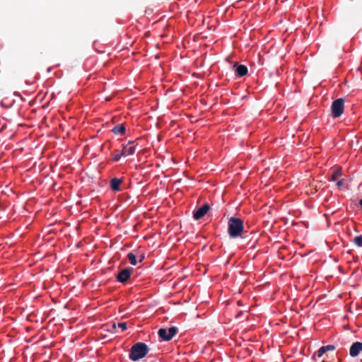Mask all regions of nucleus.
<instances>
[{"instance_id": "1", "label": "nucleus", "mask_w": 362, "mask_h": 362, "mask_svg": "<svg viewBox=\"0 0 362 362\" xmlns=\"http://www.w3.org/2000/svg\"><path fill=\"white\" fill-rule=\"evenodd\" d=\"M228 233L230 238H245L243 221L238 217L232 216L228 219Z\"/></svg>"}, {"instance_id": "2", "label": "nucleus", "mask_w": 362, "mask_h": 362, "mask_svg": "<svg viewBox=\"0 0 362 362\" xmlns=\"http://www.w3.org/2000/svg\"><path fill=\"white\" fill-rule=\"evenodd\" d=\"M149 351L148 346L144 342L135 343L129 349V358L137 361L145 357Z\"/></svg>"}, {"instance_id": "3", "label": "nucleus", "mask_w": 362, "mask_h": 362, "mask_svg": "<svg viewBox=\"0 0 362 362\" xmlns=\"http://www.w3.org/2000/svg\"><path fill=\"white\" fill-rule=\"evenodd\" d=\"M177 332V327L173 326L168 329L160 328L158 331V335L161 341H170Z\"/></svg>"}, {"instance_id": "4", "label": "nucleus", "mask_w": 362, "mask_h": 362, "mask_svg": "<svg viewBox=\"0 0 362 362\" xmlns=\"http://www.w3.org/2000/svg\"><path fill=\"white\" fill-rule=\"evenodd\" d=\"M344 99L338 98L333 101L331 106L332 116L334 118L339 117L344 112Z\"/></svg>"}, {"instance_id": "5", "label": "nucleus", "mask_w": 362, "mask_h": 362, "mask_svg": "<svg viewBox=\"0 0 362 362\" xmlns=\"http://www.w3.org/2000/svg\"><path fill=\"white\" fill-rule=\"evenodd\" d=\"M134 269L132 267H125L120 269L119 272L115 275L116 280L121 284H126L130 279Z\"/></svg>"}, {"instance_id": "6", "label": "nucleus", "mask_w": 362, "mask_h": 362, "mask_svg": "<svg viewBox=\"0 0 362 362\" xmlns=\"http://www.w3.org/2000/svg\"><path fill=\"white\" fill-rule=\"evenodd\" d=\"M136 147V145L134 141L128 143L123 146L121 151L115 154L114 158H121L122 156L127 157L133 155L135 152Z\"/></svg>"}, {"instance_id": "7", "label": "nucleus", "mask_w": 362, "mask_h": 362, "mask_svg": "<svg viewBox=\"0 0 362 362\" xmlns=\"http://www.w3.org/2000/svg\"><path fill=\"white\" fill-rule=\"evenodd\" d=\"M210 209V205L207 203L203 204L202 206L195 209L193 212V218L194 220L198 221L204 217Z\"/></svg>"}, {"instance_id": "8", "label": "nucleus", "mask_w": 362, "mask_h": 362, "mask_svg": "<svg viewBox=\"0 0 362 362\" xmlns=\"http://www.w3.org/2000/svg\"><path fill=\"white\" fill-rule=\"evenodd\" d=\"M362 351V342L355 341L354 342L349 350V354L351 357H356Z\"/></svg>"}, {"instance_id": "9", "label": "nucleus", "mask_w": 362, "mask_h": 362, "mask_svg": "<svg viewBox=\"0 0 362 362\" xmlns=\"http://www.w3.org/2000/svg\"><path fill=\"white\" fill-rule=\"evenodd\" d=\"M122 180L120 178L114 177L110 181V187L114 192H119L121 190L120 185Z\"/></svg>"}, {"instance_id": "10", "label": "nucleus", "mask_w": 362, "mask_h": 362, "mask_svg": "<svg viewBox=\"0 0 362 362\" xmlns=\"http://www.w3.org/2000/svg\"><path fill=\"white\" fill-rule=\"evenodd\" d=\"M335 346L334 345H332V344H329V345H327V346H321L317 351V352L313 356V358L315 357V356L317 354V356L320 358L321 356H323V354L328 351H333L335 349Z\"/></svg>"}, {"instance_id": "11", "label": "nucleus", "mask_w": 362, "mask_h": 362, "mask_svg": "<svg viewBox=\"0 0 362 362\" xmlns=\"http://www.w3.org/2000/svg\"><path fill=\"white\" fill-rule=\"evenodd\" d=\"M235 74L236 76L239 77H242L245 76L247 74L248 69L247 67L245 65L240 64V65H235L234 67H235Z\"/></svg>"}, {"instance_id": "12", "label": "nucleus", "mask_w": 362, "mask_h": 362, "mask_svg": "<svg viewBox=\"0 0 362 362\" xmlns=\"http://www.w3.org/2000/svg\"><path fill=\"white\" fill-rule=\"evenodd\" d=\"M112 131L117 135H124L126 131V128L124 124H119L115 126Z\"/></svg>"}, {"instance_id": "13", "label": "nucleus", "mask_w": 362, "mask_h": 362, "mask_svg": "<svg viewBox=\"0 0 362 362\" xmlns=\"http://www.w3.org/2000/svg\"><path fill=\"white\" fill-rule=\"evenodd\" d=\"M342 175V170L341 168L337 167L336 169L334 170L331 178L329 180V181H335L337 178Z\"/></svg>"}, {"instance_id": "14", "label": "nucleus", "mask_w": 362, "mask_h": 362, "mask_svg": "<svg viewBox=\"0 0 362 362\" xmlns=\"http://www.w3.org/2000/svg\"><path fill=\"white\" fill-rule=\"evenodd\" d=\"M127 257L132 265L135 266L137 264L136 256L134 253L129 252Z\"/></svg>"}, {"instance_id": "15", "label": "nucleus", "mask_w": 362, "mask_h": 362, "mask_svg": "<svg viewBox=\"0 0 362 362\" xmlns=\"http://www.w3.org/2000/svg\"><path fill=\"white\" fill-rule=\"evenodd\" d=\"M354 243L358 247H362V235L356 236L354 238Z\"/></svg>"}, {"instance_id": "16", "label": "nucleus", "mask_w": 362, "mask_h": 362, "mask_svg": "<svg viewBox=\"0 0 362 362\" xmlns=\"http://www.w3.org/2000/svg\"><path fill=\"white\" fill-rule=\"evenodd\" d=\"M34 202V200L33 199H29L28 200V202L24 204V208H23V210H24V213L25 212H28V206L31 205ZM27 215L25 214H24V216H26Z\"/></svg>"}, {"instance_id": "17", "label": "nucleus", "mask_w": 362, "mask_h": 362, "mask_svg": "<svg viewBox=\"0 0 362 362\" xmlns=\"http://www.w3.org/2000/svg\"><path fill=\"white\" fill-rule=\"evenodd\" d=\"M117 326L119 328H121L122 331H124L127 329V323L124 322H119Z\"/></svg>"}, {"instance_id": "18", "label": "nucleus", "mask_w": 362, "mask_h": 362, "mask_svg": "<svg viewBox=\"0 0 362 362\" xmlns=\"http://www.w3.org/2000/svg\"><path fill=\"white\" fill-rule=\"evenodd\" d=\"M33 220V217L28 216L27 220H24V225L27 224L26 228H28V226L31 223Z\"/></svg>"}, {"instance_id": "19", "label": "nucleus", "mask_w": 362, "mask_h": 362, "mask_svg": "<svg viewBox=\"0 0 362 362\" xmlns=\"http://www.w3.org/2000/svg\"><path fill=\"white\" fill-rule=\"evenodd\" d=\"M344 184V179H341V180H339L337 182V185L338 187H340L343 185Z\"/></svg>"}, {"instance_id": "20", "label": "nucleus", "mask_w": 362, "mask_h": 362, "mask_svg": "<svg viewBox=\"0 0 362 362\" xmlns=\"http://www.w3.org/2000/svg\"><path fill=\"white\" fill-rule=\"evenodd\" d=\"M24 329H26L28 332H29L31 329H33V327L31 326H27L24 323Z\"/></svg>"}, {"instance_id": "21", "label": "nucleus", "mask_w": 362, "mask_h": 362, "mask_svg": "<svg viewBox=\"0 0 362 362\" xmlns=\"http://www.w3.org/2000/svg\"><path fill=\"white\" fill-rule=\"evenodd\" d=\"M32 317H33V315H32V314L28 315L26 317V321H33V320H32Z\"/></svg>"}, {"instance_id": "22", "label": "nucleus", "mask_w": 362, "mask_h": 362, "mask_svg": "<svg viewBox=\"0 0 362 362\" xmlns=\"http://www.w3.org/2000/svg\"><path fill=\"white\" fill-rule=\"evenodd\" d=\"M116 329H117L116 325H115V323H113V324L112 325V330H111V332H115V331H116Z\"/></svg>"}, {"instance_id": "23", "label": "nucleus", "mask_w": 362, "mask_h": 362, "mask_svg": "<svg viewBox=\"0 0 362 362\" xmlns=\"http://www.w3.org/2000/svg\"><path fill=\"white\" fill-rule=\"evenodd\" d=\"M144 258H145L144 255V254H143V255H141L140 256V257H139V262H141L144 259Z\"/></svg>"}, {"instance_id": "24", "label": "nucleus", "mask_w": 362, "mask_h": 362, "mask_svg": "<svg viewBox=\"0 0 362 362\" xmlns=\"http://www.w3.org/2000/svg\"><path fill=\"white\" fill-rule=\"evenodd\" d=\"M242 315H243V312H242V311H240V312H239V313H238V315H236V317H236V318H239Z\"/></svg>"}, {"instance_id": "25", "label": "nucleus", "mask_w": 362, "mask_h": 362, "mask_svg": "<svg viewBox=\"0 0 362 362\" xmlns=\"http://www.w3.org/2000/svg\"><path fill=\"white\" fill-rule=\"evenodd\" d=\"M356 308H357V310H362V305L356 304Z\"/></svg>"}, {"instance_id": "26", "label": "nucleus", "mask_w": 362, "mask_h": 362, "mask_svg": "<svg viewBox=\"0 0 362 362\" xmlns=\"http://www.w3.org/2000/svg\"><path fill=\"white\" fill-rule=\"evenodd\" d=\"M33 338H30L29 339H27L26 338L24 339V340L26 341V342H30L32 340H33Z\"/></svg>"}, {"instance_id": "27", "label": "nucleus", "mask_w": 362, "mask_h": 362, "mask_svg": "<svg viewBox=\"0 0 362 362\" xmlns=\"http://www.w3.org/2000/svg\"><path fill=\"white\" fill-rule=\"evenodd\" d=\"M28 349H29V346H25L24 345V347H23L24 351H25Z\"/></svg>"}, {"instance_id": "28", "label": "nucleus", "mask_w": 362, "mask_h": 362, "mask_svg": "<svg viewBox=\"0 0 362 362\" xmlns=\"http://www.w3.org/2000/svg\"><path fill=\"white\" fill-rule=\"evenodd\" d=\"M359 204L362 207V198L359 201Z\"/></svg>"}, {"instance_id": "29", "label": "nucleus", "mask_w": 362, "mask_h": 362, "mask_svg": "<svg viewBox=\"0 0 362 362\" xmlns=\"http://www.w3.org/2000/svg\"><path fill=\"white\" fill-rule=\"evenodd\" d=\"M180 182H181V179H179V180H177L175 182V183H180Z\"/></svg>"}, {"instance_id": "30", "label": "nucleus", "mask_w": 362, "mask_h": 362, "mask_svg": "<svg viewBox=\"0 0 362 362\" xmlns=\"http://www.w3.org/2000/svg\"><path fill=\"white\" fill-rule=\"evenodd\" d=\"M140 168H141V169L142 170H145V169H146V168H145V167H140Z\"/></svg>"}, {"instance_id": "31", "label": "nucleus", "mask_w": 362, "mask_h": 362, "mask_svg": "<svg viewBox=\"0 0 362 362\" xmlns=\"http://www.w3.org/2000/svg\"><path fill=\"white\" fill-rule=\"evenodd\" d=\"M102 338H103V339H105V338H106V336H105V335H104V336H103V337H102Z\"/></svg>"}, {"instance_id": "32", "label": "nucleus", "mask_w": 362, "mask_h": 362, "mask_svg": "<svg viewBox=\"0 0 362 362\" xmlns=\"http://www.w3.org/2000/svg\"><path fill=\"white\" fill-rule=\"evenodd\" d=\"M351 250H349V251H348V252H347V253H349V254H351Z\"/></svg>"}, {"instance_id": "33", "label": "nucleus", "mask_w": 362, "mask_h": 362, "mask_svg": "<svg viewBox=\"0 0 362 362\" xmlns=\"http://www.w3.org/2000/svg\"><path fill=\"white\" fill-rule=\"evenodd\" d=\"M361 166H362V163H361Z\"/></svg>"}]
</instances>
